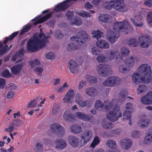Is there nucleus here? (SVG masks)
Here are the masks:
<instances>
[{"instance_id":"c03bdc74","label":"nucleus","mask_w":152,"mask_h":152,"mask_svg":"<svg viewBox=\"0 0 152 152\" xmlns=\"http://www.w3.org/2000/svg\"><path fill=\"white\" fill-rule=\"evenodd\" d=\"M29 64L31 67H34L36 66H38L40 64V61L38 59H35L29 62Z\"/></svg>"},{"instance_id":"09e8293b","label":"nucleus","mask_w":152,"mask_h":152,"mask_svg":"<svg viewBox=\"0 0 152 152\" xmlns=\"http://www.w3.org/2000/svg\"><path fill=\"white\" fill-rule=\"evenodd\" d=\"M147 21L148 24L152 26V12H149L147 16Z\"/></svg>"},{"instance_id":"4be33fe9","label":"nucleus","mask_w":152,"mask_h":152,"mask_svg":"<svg viewBox=\"0 0 152 152\" xmlns=\"http://www.w3.org/2000/svg\"><path fill=\"white\" fill-rule=\"evenodd\" d=\"M86 94L91 97H94L96 96L98 93V90L94 87L87 88L85 90Z\"/></svg>"},{"instance_id":"7ed1b4c3","label":"nucleus","mask_w":152,"mask_h":152,"mask_svg":"<svg viewBox=\"0 0 152 152\" xmlns=\"http://www.w3.org/2000/svg\"><path fill=\"white\" fill-rule=\"evenodd\" d=\"M122 115L119 107L116 106L114 107L112 110L107 113V119H104L101 121L102 126L105 129H112L113 126L112 123L108 121L107 119L112 122H115L118 120Z\"/></svg>"},{"instance_id":"bf43d9fd","label":"nucleus","mask_w":152,"mask_h":152,"mask_svg":"<svg viewBox=\"0 0 152 152\" xmlns=\"http://www.w3.org/2000/svg\"><path fill=\"white\" fill-rule=\"evenodd\" d=\"M45 57L47 59H53L55 58L53 54L51 52L46 54Z\"/></svg>"},{"instance_id":"6e6552de","label":"nucleus","mask_w":152,"mask_h":152,"mask_svg":"<svg viewBox=\"0 0 152 152\" xmlns=\"http://www.w3.org/2000/svg\"><path fill=\"white\" fill-rule=\"evenodd\" d=\"M92 136V132L89 130L85 131L81 135V146L86 145L91 140Z\"/></svg>"},{"instance_id":"473e14b6","label":"nucleus","mask_w":152,"mask_h":152,"mask_svg":"<svg viewBox=\"0 0 152 152\" xmlns=\"http://www.w3.org/2000/svg\"><path fill=\"white\" fill-rule=\"evenodd\" d=\"M106 144L107 146L112 149L117 148V146L115 141L113 140H109L107 141Z\"/></svg>"},{"instance_id":"0e129e2a","label":"nucleus","mask_w":152,"mask_h":152,"mask_svg":"<svg viewBox=\"0 0 152 152\" xmlns=\"http://www.w3.org/2000/svg\"><path fill=\"white\" fill-rule=\"evenodd\" d=\"M37 104L36 100L34 99L31 101L27 105L28 107H32L36 105Z\"/></svg>"},{"instance_id":"f3484780","label":"nucleus","mask_w":152,"mask_h":152,"mask_svg":"<svg viewBox=\"0 0 152 152\" xmlns=\"http://www.w3.org/2000/svg\"><path fill=\"white\" fill-rule=\"evenodd\" d=\"M142 103L149 104L152 103V91H149L140 99Z\"/></svg>"},{"instance_id":"9d476101","label":"nucleus","mask_w":152,"mask_h":152,"mask_svg":"<svg viewBox=\"0 0 152 152\" xmlns=\"http://www.w3.org/2000/svg\"><path fill=\"white\" fill-rule=\"evenodd\" d=\"M114 3V9L117 11L125 12L126 10L124 0H114L112 1Z\"/></svg>"},{"instance_id":"20e7f679","label":"nucleus","mask_w":152,"mask_h":152,"mask_svg":"<svg viewBox=\"0 0 152 152\" xmlns=\"http://www.w3.org/2000/svg\"><path fill=\"white\" fill-rule=\"evenodd\" d=\"M113 29L115 31H119L122 30L127 31V32L125 34H128V32H131L133 31L132 28L129 24L128 22L126 20H123L122 22H118L115 23L113 25Z\"/></svg>"},{"instance_id":"39448f33","label":"nucleus","mask_w":152,"mask_h":152,"mask_svg":"<svg viewBox=\"0 0 152 152\" xmlns=\"http://www.w3.org/2000/svg\"><path fill=\"white\" fill-rule=\"evenodd\" d=\"M92 34L94 35V38H96L99 41L96 43L97 46L100 48L107 49L109 47V44L107 42L104 40H100L101 38L103 36L104 33L100 31V30H97V31H94Z\"/></svg>"},{"instance_id":"e2e57ef3","label":"nucleus","mask_w":152,"mask_h":152,"mask_svg":"<svg viewBox=\"0 0 152 152\" xmlns=\"http://www.w3.org/2000/svg\"><path fill=\"white\" fill-rule=\"evenodd\" d=\"M78 14L83 17L86 18H89L91 16L89 13L85 12H80L78 13Z\"/></svg>"},{"instance_id":"ea45409f","label":"nucleus","mask_w":152,"mask_h":152,"mask_svg":"<svg viewBox=\"0 0 152 152\" xmlns=\"http://www.w3.org/2000/svg\"><path fill=\"white\" fill-rule=\"evenodd\" d=\"M86 78L90 83H96L97 82V78L95 77L88 75L86 76Z\"/></svg>"},{"instance_id":"58836bf2","label":"nucleus","mask_w":152,"mask_h":152,"mask_svg":"<svg viewBox=\"0 0 152 152\" xmlns=\"http://www.w3.org/2000/svg\"><path fill=\"white\" fill-rule=\"evenodd\" d=\"M60 110L59 105L56 103L53 105V108L52 113L55 115L58 113Z\"/></svg>"},{"instance_id":"69168bd1","label":"nucleus","mask_w":152,"mask_h":152,"mask_svg":"<svg viewBox=\"0 0 152 152\" xmlns=\"http://www.w3.org/2000/svg\"><path fill=\"white\" fill-rule=\"evenodd\" d=\"M121 132V130L120 129H116L115 130H111L110 132L111 134H114L115 135L119 134Z\"/></svg>"},{"instance_id":"f03ea898","label":"nucleus","mask_w":152,"mask_h":152,"mask_svg":"<svg viewBox=\"0 0 152 152\" xmlns=\"http://www.w3.org/2000/svg\"><path fill=\"white\" fill-rule=\"evenodd\" d=\"M138 70L141 72L140 76L138 73H134L132 76L133 81L135 83H141L145 84L148 83L151 81L152 82V76L151 67L147 64H143L138 68Z\"/></svg>"},{"instance_id":"a878e982","label":"nucleus","mask_w":152,"mask_h":152,"mask_svg":"<svg viewBox=\"0 0 152 152\" xmlns=\"http://www.w3.org/2000/svg\"><path fill=\"white\" fill-rule=\"evenodd\" d=\"M23 65L22 64H17L12 67L11 69L12 73L14 75L18 74L21 70Z\"/></svg>"},{"instance_id":"de8ad7c7","label":"nucleus","mask_w":152,"mask_h":152,"mask_svg":"<svg viewBox=\"0 0 152 152\" xmlns=\"http://www.w3.org/2000/svg\"><path fill=\"white\" fill-rule=\"evenodd\" d=\"M76 49V46L73 43H71L69 44L67 47V50L69 52L73 51Z\"/></svg>"},{"instance_id":"4c0bfd02","label":"nucleus","mask_w":152,"mask_h":152,"mask_svg":"<svg viewBox=\"0 0 152 152\" xmlns=\"http://www.w3.org/2000/svg\"><path fill=\"white\" fill-rule=\"evenodd\" d=\"M43 145L41 143L37 142L34 148L35 152H42L43 151Z\"/></svg>"},{"instance_id":"c85d7f7f","label":"nucleus","mask_w":152,"mask_h":152,"mask_svg":"<svg viewBox=\"0 0 152 152\" xmlns=\"http://www.w3.org/2000/svg\"><path fill=\"white\" fill-rule=\"evenodd\" d=\"M117 34H116L115 33L112 32L110 35L107 36V38L111 43L113 44L115 43L116 40L118 39V37H117Z\"/></svg>"},{"instance_id":"79ce46f5","label":"nucleus","mask_w":152,"mask_h":152,"mask_svg":"<svg viewBox=\"0 0 152 152\" xmlns=\"http://www.w3.org/2000/svg\"><path fill=\"white\" fill-rule=\"evenodd\" d=\"M104 104L105 105L104 109L108 111L112 107V102L109 101H105L104 102Z\"/></svg>"},{"instance_id":"052dcab7","label":"nucleus","mask_w":152,"mask_h":152,"mask_svg":"<svg viewBox=\"0 0 152 152\" xmlns=\"http://www.w3.org/2000/svg\"><path fill=\"white\" fill-rule=\"evenodd\" d=\"M127 92L125 90H122L119 93L121 98L123 100H125L126 98V96L127 95Z\"/></svg>"},{"instance_id":"f8f14e48","label":"nucleus","mask_w":152,"mask_h":152,"mask_svg":"<svg viewBox=\"0 0 152 152\" xmlns=\"http://www.w3.org/2000/svg\"><path fill=\"white\" fill-rule=\"evenodd\" d=\"M99 75L103 77L107 76L108 74L111 72V69L109 66L106 64H100L96 67Z\"/></svg>"},{"instance_id":"49530a36","label":"nucleus","mask_w":152,"mask_h":152,"mask_svg":"<svg viewBox=\"0 0 152 152\" xmlns=\"http://www.w3.org/2000/svg\"><path fill=\"white\" fill-rule=\"evenodd\" d=\"M120 72L122 73H126L129 72V70L124 65H121L118 67Z\"/></svg>"},{"instance_id":"412c9836","label":"nucleus","mask_w":152,"mask_h":152,"mask_svg":"<svg viewBox=\"0 0 152 152\" xmlns=\"http://www.w3.org/2000/svg\"><path fill=\"white\" fill-rule=\"evenodd\" d=\"M63 118L65 121H71L75 119V117L73 115L70 110H66L64 113Z\"/></svg>"},{"instance_id":"2eb2a0df","label":"nucleus","mask_w":152,"mask_h":152,"mask_svg":"<svg viewBox=\"0 0 152 152\" xmlns=\"http://www.w3.org/2000/svg\"><path fill=\"white\" fill-rule=\"evenodd\" d=\"M77 0H66L60 4H58L55 7L53 10L56 12H58L63 11L68 8L69 5L66 3L70 2L71 1H74Z\"/></svg>"},{"instance_id":"864d4df0","label":"nucleus","mask_w":152,"mask_h":152,"mask_svg":"<svg viewBox=\"0 0 152 152\" xmlns=\"http://www.w3.org/2000/svg\"><path fill=\"white\" fill-rule=\"evenodd\" d=\"M15 126V123H11L10 124L8 128L5 129V130L7 132H11L13 131Z\"/></svg>"},{"instance_id":"2f4dec72","label":"nucleus","mask_w":152,"mask_h":152,"mask_svg":"<svg viewBox=\"0 0 152 152\" xmlns=\"http://www.w3.org/2000/svg\"><path fill=\"white\" fill-rule=\"evenodd\" d=\"M71 131L74 133H79L82 131L80 126H78L76 125H72L70 127Z\"/></svg>"},{"instance_id":"f704fd0d","label":"nucleus","mask_w":152,"mask_h":152,"mask_svg":"<svg viewBox=\"0 0 152 152\" xmlns=\"http://www.w3.org/2000/svg\"><path fill=\"white\" fill-rule=\"evenodd\" d=\"M130 51L128 48L125 47H123L121 50V53L122 56H128Z\"/></svg>"},{"instance_id":"774afa93","label":"nucleus","mask_w":152,"mask_h":152,"mask_svg":"<svg viewBox=\"0 0 152 152\" xmlns=\"http://www.w3.org/2000/svg\"><path fill=\"white\" fill-rule=\"evenodd\" d=\"M18 34V31H17L12 34L11 35L8 37L10 41L12 40Z\"/></svg>"},{"instance_id":"423d86ee","label":"nucleus","mask_w":152,"mask_h":152,"mask_svg":"<svg viewBox=\"0 0 152 152\" xmlns=\"http://www.w3.org/2000/svg\"><path fill=\"white\" fill-rule=\"evenodd\" d=\"M89 38V36L85 31L81 30L78 32L77 36H73L70 39L72 41H75L79 45H81L85 41L86 39H88Z\"/></svg>"},{"instance_id":"7c9ffc66","label":"nucleus","mask_w":152,"mask_h":152,"mask_svg":"<svg viewBox=\"0 0 152 152\" xmlns=\"http://www.w3.org/2000/svg\"><path fill=\"white\" fill-rule=\"evenodd\" d=\"M124 63L128 67H132L134 64V59L133 56L126 58L124 61Z\"/></svg>"},{"instance_id":"4468645a","label":"nucleus","mask_w":152,"mask_h":152,"mask_svg":"<svg viewBox=\"0 0 152 152\" xmlns=\"http://www.w3.org/2000/svg\"><path fill=\"white\" fill-rule=\"evenodd\" d=\"M135 19L131 18L130 19V21L133 24L137 27H142L143 26V17L140 15H136L134 17Z\"/></svg>"},{"instance_id":"a211bd4d","label":"nucleus","mask_w":152,"mask_h":152,"mask_svg":"<svg viewBox=\"0 0 152 152\" xmlns=\"http://www.w3.org/2000/svg\"><path fill=\"white\" fill-rule=\"evenodd\" d=\"M68 66L70 72L73 74L77 73L78 71V65L73 60H69Z\"/></svg>"},{"instance_id":"f257e3e1","label":"nucleus","mask_w":152,"mask_h":152,"mask_svg":"<svg viewBox=\"0 0 152 152\" xmlns=\"http://www.w3.org/2000/svg\"><path fill=\"white\" fill-rule=\"evenodd\" d=\"M50 37V36L45 37L44 33H40L38 36H34L27 42V51L29 52H35L43 48L48 42L47 38Z\"/></svg>"},{"instance_id":"5701e85b","label":"nucleus","mask_w":152,"mask_h":152,"mask_svg":"<svg viewBox=\"0 0 152 152\" xmlns=\"http://www.w3.org/2000/svg\"><path fill=\"white\" fill-rule=\"evenodd\" d=\"M75 116L78 118L82 119L85 121H89L91 120L93 116L91 115H88L85 114L80 112H77L75 113Z\"/></svg>"},{"instance_id":"ddd939ff","label":"nucleus","mask_w":152,"mask_h":152,"mask_svg":"<svg viewBox=\"0 0 152 152\" xmlns=\"http://www.w3.org/2000/svg\"><path fill=\"white\" fill-rule=\"evenodd\" d=\"M106 58L109 61H112L115 58L118 62H122L123 61V59L118 51H110L106 55Z\"/></svg>"},{"instance_id":"c756f323","label":"nucleus","mask_w":152,"mask_h":152,"mask_svg":"<svg viewBox=\"0 0 152 152\" xmlns=\"http://www.w3.org/2000/svg\"><path fill=\"white\" fill-rule=\"evenodd\" d=\"M55 143L56 145V148L58 149L64 148L66 145L65 141L62 139L57 140L56 141Z\"/></svg>"},{"instance_id":"e433bc0d","label":"nucleus","mask_w":152,"mask_h":152,"mask_svg":"<svg viewBox=\"0 0 152 152\" xmlns=\"http://www.w3.org/2000/svg\"><path fill=\"white\" fill-rule=\"evenodd\" d=\"M104 105V104L100 100H98L96 102L95 107L97 110H101L103 108Z\"/></svg>"},{"instance_id":"393cba45","label":"nucleus","mask_w":152,"mask_h":152,"mask_svg":"<svg viewBox=\"0 0 152 152\" xmlns=\"http://www.w3.org/2000/svg\"><path fill=\"white\" fill-rule=\"evenodd\" d=\"M149 121L146 119V116L144 115L142 117H141L138 122V125L141 128L146 127L149 125Z\"/></svg>"},{"instance_id":"4d7b16f0","label":"nucleus","mask_w":152,"mask_h":152,"mask_svg":"<svg viewBox=\"0 0 152 152\" xmlns=\"http://www.w3.org/2000/svg\"><path fill=\"white\" fill-rule=\"evenodd\" d=\"M67 87V83L66 82H65L62 87L57 89V92L59 93L62 92L64 91L65 89Z\"/></svg>"},{"instance_id":"dca6fc26","label":"nucleus","mask_w":152,"mask_h":152,"mask_svg":"<svg viewBox=\"0 0 152 152\" xmlns=\"http://www.w3.org/2000/svg\"><path fill=\"white\" fill-rule=\"evenodd\" d=\"M82 96L79 95H77L76 96V101L78 104L81 107H84L86 106L87 107H90L91 106L92 102L89 100H85L83 101L80 100Z\"/></svg>"},{"instance_id":"bb28decb","label":"nucleus","mask_w":152,"mask_h":152,"mask_svg":"<svg viewBox=\"0 0 152 152\" xmlns=\"http://www.w3.org/2000/svg\"><path fill=\"white\" fill-rule=\"evenodd\" d=\"M52 14L49 13L47 15L43 16L42 18H40L38 20L36 21L34 23V26L37 24L41 23L46 20L50 18Z\"/></svg>"},{"instance_id":"8fccbe9b","label":"nucleus","mask_w":152,"mask_h":152,"mask_svg":"<svg viewBox=\"0 0 152 152\" xmlns=\"http://www.w3.org/2000/svg\"><path fill=\"white\" fill-rule=\"evenodd\" d=\"M106 57L100 54L96 58L97 61L100 63L106 61Z\"/></svg>"},{"instance_id":"37998d69","label":"nucleus","mask_w":152,"mask_h":152,"mask_svg":"<svg viewBox=\"0 0 152 152\" xmlns=\"http://www.w3.org/2000/svg\"><path fill=\"white\" fill-rule=\"evenodd\" d=\"M99 142L100 140L99 137L97 136H96L94 137L92 142L91 144V146L93 148H94L96 145L99 144Z\"/></svg>"},{"instance_id":"6e6d98bb","label":"nucleus","mask_w":152,"mask_h":152,"mask_svg":"<svg viewBox=\"0 0 152 152\" xmlns=\"http://www.w3.org/2000/svg\"><path fill=\"white\" fill-rule=\"evenodd\" d=\"M2 75L4 77L6 78H9L11 76V75L8 69H6L3 71Z\"/></svg>"},{"instance_id":"680f3d73","label":"nucleus","mask_w":152,"mask_h":152,"mask_svg":"<svg viewBox=\"0 0 152 152\" xmlns=\"http://www.w3.org/2000/svg\"><path fill=\"white\" fill-rule=\"evenodd\" d=\"M55 37L57 39H60L62 38L63 37V34L61 31L58 30L56 32Z\"/></svg>"},{"instance_id":"72a5a7b5","label":"nucleus","mask_w":152,"mask_h":152,"mask_svg":"<svg viewBox=\"0 0 152 152\" xmlns=\"http://www.w3.org/2000/svg\"><path fill=\"white\" fill-rule=\"evenodd\" d=\"M128 44L130 47H136L138 45V43L135 38H131L127 42Z\"/></svg>"},{"instance_id":"b1692460","label":"nucleus","mask_w":152,"mask_h":152,"mask_svg":"<svg viewBox=\"0 0 152 152\" xmlns=\"http://www.w3.org/2000/svg\"><path fill=\"white\" fill-rule=\"evenodd\" d=\"M121 144L123 148L127 149L132 146V142L129 139H124L121 140Z\"/></svg>"},{"instance_id":"aec40b11","label":"nucleus","mask_w":152,"mask_h":152,"mask_svg":"<svg viewBox=\"0 0 152 152\" xmlns=\"http://www.w3.org/2000/svg\"><path fill=\"white\" fill-rule=\"evenodd\" d=\"M68 140L69 144L72 147L75 148L78 146L79 141L77 137L70 136L68 137Z\"/></svg>"},{"instance_id":"1a4fd4ad","label":"nucleus","mask_w":152,"mask_h":152,"mask_svg":"<svg viewBox=\"0 0 152 152\" xmlns=\"http://www.w3.org/2000/svg\"><path fill=\"white\" fill-rule=\"evenodd\" d=\"M50 131L52 133H56L59 136H62L64 134V128L59 124L54 123L50 125Z\"/></svg>"},{"instance_id":"5fc2aeb1","label":"nucleus","mask_w":152,"mask_h":152,"mask_svg":"<svg viewBox=\"0 0 152 152\" xmlns=\"http://www.w3.org/2000/svg\"><path fill=\"white\" fill-rule=\"evenodd\" d=\"M34 71L36 72L37 75H39L42 73L43 69L42 68L37 66L34 69Z\"/></svg>"},{"instance_id":"cd10ccee","label":"nucleus","mask_w":152,"mask_h":152,"mask_svg":"<svg viewBox=\"0 0 152 152\" xmlns=\"http://www.w3.org/2000/svg\"><path fill=\"white\" fill-rule=\"evenodd\" d=\"M99 19L102 23H108L112 20V18L108 15L102 14L99 17Z\"/></svg>"},{"instance_id":"6ab92c4d","label":"nucleus","mask_w":152,"mask_h":152,"mask_svg":"<svg viewBox=\"0 0 152 152\" xmlns=\"http://www.w3.org/2000/svg\"><path fill=\"white\" fill-rule=\"evenodd\" d=\"M74 96V91L73 89H69L68 91L64 98V101L67 103H69L70 100L73 98Z\"/></svg>"},{"instance_id":"3c124183","label":"nucleus","mask_w":152,"mask_h":152,"mask_svg":"<svg viewBox=\"0 0 152 152\" xmlns=\"http://www.w3.org/2000/svg\"><path fill=\"white\" fill-rule=\"evenodd\" d=\"M31 25H27L25 26L22 29L21 31L20 32V35L23 34L25 32L28 31L31 28Z\"/></svg>"},{"instance_id":"a19ab883","label":"nucleus","mask_w":152,"mask_h":152,"mask_svg":"<svg viewBox=\"0 0 152 152\" xmlns=\"http://www.w3.org/2000/svg\"><path fill=\"white\" fill-rule=\"evenodd\" d=\"M146 141L151 142L152 141V132H149L148 133V134L145 137L144 139V143H148Z\"/></svg>"},{"instance_id":"c9c22d12","label":"nucleus","mask_w":152,"mask_h":152,"mask_svg":"<svg viewBox=\"0 0 152 152\" xmlns=\"http://www.w3.org/2000/svg\"><path fill=\"white\" fill-rule=\"evenodd\" d=\"M147 89V87L144 85H141L139 86L137 89V92L138 94H141L145 92Z\"/></svg>"},{"instance_id":"0eeeda50","label":"nucleus","mask_w":152,"mask_h":152,"mask_svg":"<svg viewBox=\"0 0 152 152\" xmlns=\"http://www.w3.org/2000/svg\"><path fill=\"white\" fill-rule=\"evenodd\" d=\"M121 82L120 78L116 77L109 78L103 83V85L106 86H115L120 84Z\"/></svg>"},{"instance_id":"13d9d810","label":"nucleus","mask_w":152,"mask_h":152,"mask_svg":"<svg viewBox=\"0 0 152 152\" xmlns=\"http://www.w3.org/2000/svg\"><path fill=\"white\" fill-rule=\"evenodd\" d=\"M73 11H71L70 10L67 11L66 15L68 20H71L72 19L73 16Z\"/></svg>"},{"instance_id":"9b49d317","label":"nucleus","mask_w":152,"mask_h":152,"mask_svg":"<svg viewBox=\"0 0 152 152\" xmlns=\"http://www.w3.org/2000/svg\"><path fill=\"white\" fill-rule=\"evenodd\" d=\"M138 40L140 44V47L142 48H148L150 45L151 40L149 36L147 35H142L138 37Z\"/></svg>"},{"instance_id":"603ef678","label":"nucleus","mask_w":152,"mask_h":152,"mask_svg":"<svg viewBox=\"0 0 152 152\" xmlns=\"http://www.w3.org/2000/svg\"><path fill=\"white\" fill-rule=\"evenodd\" d=\"M100 51L97 47H94L92 48L91 50V53L94 55H97L99 54Z\"/></svg>"},{"instance_id":"a18cd8bd","label":"nucleus","mask_w":152,"mask_h":152,"mask_svg":"<svg viewBox=\"0 0 152 152\" xmlns=\"http://www.w3.org/2000/svg\"><path fill=\"white\" fill-rule=\"evenodd\" d=\"M124 119L127 120L131 117L132 113L129 111H125L123 113Z\"/></svg>"},{"instance_id":"338daca9","label":"nucleus","mask_w":152,"mask_h":152,"mask_svg":"<svg viewBox=\"0 0 152 152\" xmlns=\"http://www.w3.org/2000/svg\"><path fill=\"white\" fill-rule=\"evenodd\" d=\"M14 96V94L12 91H9L7 94L6 97L7 99H10L12 98Z\"/></svg>"}]
</instances>
